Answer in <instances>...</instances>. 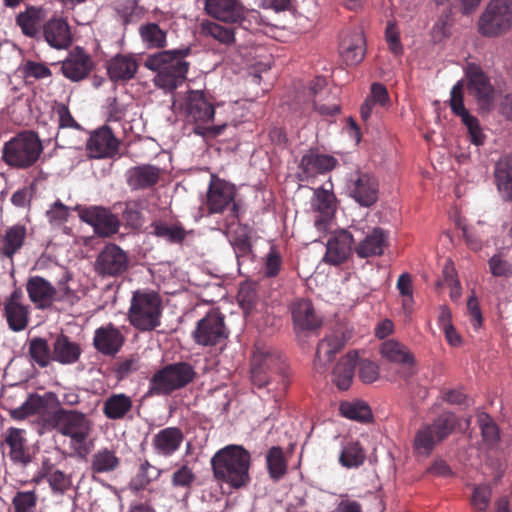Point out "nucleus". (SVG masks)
<instances>
[{"label": "nucleus", "mask_w": 512, "mask_h": 512, "mask_svg": "<svg viewBox=\"0 0 512 512\" xmlns=\"http://www.w3.org/2000/svg\"><path fill=\"white\" fill-rule=\"evenodd\" d=\"M56 113L58 115V131L55 136L56 144L60 147L69 146L68 143L60 144L62 139V130L63 129H75L80 130V124L74 119L67 105L60 103L56 106Z\"/></svg>", "instance_id": "51"}, {"label": "nucleus", "mask_w": 512, "mask_h": 512, "mask_svg": "<svg viewBox=\"0 0 512 512\" xmlns=\"http://www.w3.org/2000/svg\"><path fill=\"white\" fill-rule=\"evenodd\" d=\"M396 287L403 297L402 306L406 312H411L413 305V284L409 273H402L397 280Z\"/></svg>", "instance_id": "54"}, {"label": "nucleus", "mask_w": 512, "mask_h": 512, "mask_svg": "<svg viewBox=\"0 0 512 512\" xmlns=\"http://www.w3.org/2000/svg\"><path fill=\"white\" fill-rule=\"evenodd\" d=\"M163 307L158 293L148 290L133 292L128 320L130 324L141 332L155 330L161 324Z\"/></svg>", "instance_id": "6"}, {"label": "nucleus", "mask_w": 512, "mask_h": 512, "mask_svg": "<svg viewBox=\"0 0 512 512\" xmlns=\"http://www.w3.org/2000/svg\"><path fill=\"white\" fill-rule=\"evenodd\" d=\"M458 424V418L451 411H443L432 424L422 426L414 440L415 449L422 454H430L438 442L446 439Z\"/></svg>", "instance_id": "9"}, {"label": "nucleus", "mask_w": 512, "mask_h": 512, "mask_svg": "<svg viewBox=\"0 0 512 512\" xmlns=\"http://www.w3.org/2000/svg\"><path fill=\"white\" fill-rule=\"evenodd\" d=\"M105 67L112 82L124 84L135 78L140 67V58L132 53H118L107 60Z\"/></svg>", "instance_id": "19"}, {"label": "nucleus", "mask_w": 512, "mask_h": 512, "mask_svg": "<svg viewBox=\"0 0 512 512\" xmlns=\"http://www.w3.org/2000/svg\"><path fill=\"white\" fill-rule=\"evenodd\" d=\"M27 236V229L22 224L8 227L0 238V253L2 256L12 259L22 248Z\"/></svg>", "instance_id": "37"}, {"label": "nucleus", "mask_w": 512, "mask_h": 512, "mask_svg": "<svg viewBox=\"0 0 512 512\" xmlns=\"http://www.w3.org/2000/svg\"><path fill=\"white\" fill-rule=\"evenodd\" d=\"M195 481L196 475L188 465L180 466L173 472L171 477V485L174 488H183L187 493L190 491Z\"/></svg>", "instance_id": "53"}, {"label": "nucleus", "mask_w": 512, "mask_h": 512, "mask_svg": "<svg viewBox=\"0 0 512 512\" xmlns=\"http://www.w3.org/2000/svg\"><path fill=\"white\" fill-rule=\"evenodd\" d=\"M388 239L387 231L375 227L368 231L365 237L355 245V252L362 259L381 256L388 246Z\"/></svg>", "instance_id": "31"}, {"label": "nucleus", "mask_w": 512, "mask_h": 512, "mask_svg": "<svg viewBox=\"0 0 512 512\" xmlns=\"http://www.w3.org/2000/svg\"><path fill=\"white\" fill-rule=\"evenodd\" d=\"M120 462L114 450L102 448L92 455L91 470L93 473H109L116 470Z\"/></svg>", "instance_id": "48"}, {"label": "nucleus", "mask_w": 512, "mask_h": 512, "mask_svg": "<svg viewBox=\"0 0 512 512\" xmlns=\"http://www.w3.org/2000/svg\"><path fill=\"white\" fill-rule=\"evenodd\" d=\"M79 218L91 225L97 235L109 237L118 232L119 220L109 209L100 206H76Z\"/></svg>", "instance_id": "16"}, {"label": "nucleus", "mask_w": 512, "mask_h": 512, "mask_svg": "<svg viewBox=\"0 0 512 512\" xmlns=\"http://www.w3.org/2000/svg\"><path fill=\"white\" fill-rule=\"evenodd\" d=\"M250 453L239 445H228L211 459L214 477L234 489L245 487L249 481Z\"/></svg>", "instance_id": "3"}, {"label": "nucleus", "mask_w": 512, "mask_h": 512, "mask_svg": "<svg viewBox=\"0 0 512 512\" xmlns=\"http://www.w3.org/2000/svg\"><path fill=\"white\" fill-rule=\"evenodd\" d=\"M450 108L451 111L461 117V120L465 119L466 116H471L468 110L464 106L463 100V84L461 81L457 82L451 89L450 92Z\"/></svg>", "instance_id": "58"}, {"label": "nucleus", "mask_w": 512, "mask_h": 512, "mask_svg": "<svg viewBox=\"0 0 512 512\" xmlns=\"http://www.w3.org/2000/svg\"><path fill=\"white\" fill-rule=\"evenodd\" d=\"M129 258L127 253L116 244L106 245L95 261V271L102 277H117L127 271Z\"/></svg>", "instance_id": "17"}, {"label": "nucleus", "mask_w": 512, "mask_h": 512, "mask_svg": "<svg viewBox=\"0 0 512 512\" xmlns=\"http://www.w3.org/2000/svg\"><path fill=\"white\" fill-rule=\"evenodd\" d=\"M340 413L345 418L362 423L369 422L372 419L371 408L364 401L343 402L340 405Z\"/></svg>", "instance_id": "50"}, {"label": "nucleus", "mask_w": 512, "mask_h": 512, "mask_svg": "<svg viewBox=\"0 0 512 512\" xmlns=\"http://www.w3.org/2000/svg\"><path fill=\"white\" fill-rule=\"evenodd\" d=\"M329 186L322 185L314 189L311 199L312 210L319 214L314 221L315 226L319 230L326 229L337 209V199L332 190V184L330 183Z\"/></svg>", "instance_id": "20"}, {"label": "nucleus", "mask_w": 512, "mask_h": 512, "mask_svg": "<svg viewBox=\"0 0 512 512\" xmlns=\"http://www.w3.org/2000/svg\"><path fill=\"white\" fill-rule=\"evenodd\" d=\"M133 409V400L125 393H113L109 395L102 405V412L108 420H123Z\"/></svg>", "instance_id": "34"}, {"label": "nucleus", "mask_w": 512, "mask_h": 512, "mask_svg": "<svg viewBox=\"0 0 512 512\" xmlns=\"http://www.w3.org/2000/svg\"><path fill=\"white\" fill-rule=\"evenodd\" d=\"M492 496V489L489 485H478L474 487L471 497V506L478 512L487 511Z\"/></svg>", "instance_id": "57"}, {"label": "nucleus", "mask_w": 512, "mask_h": 512, "mask_svg": "<svg viewBox=\"0 0 512 512\" xmlns=\"http://www.w3.org/2000/svg\"><path fill=\"white\" fill-rule=\"evenodd\" d=\"M152 234L162 238L170 244H181L187 235L183 225L179 222L168 224L162 220H156L151 223Z\"/></svg>", "instance_id": "44"}, {"label": "nucleus", "mask_w": 512, "mask_h": 512, "mask_svg": "<svg viewBox=\"0 0 512 512\" xmlns=\"http://www.w3.org/2000/svg\"><path fill=\"white\" fill-rule=\"evenodd\" d=\"M29 300L37 309H48L57 299L58 291L47 279L42 276H31L25 285Z\"/></svg>", "instance_id": "25"}, {"label": "nucleus", "mask_w": 512, "mask_h": 512, "mask_svg": "<svg viewBox=\"0 0 512 512\" xmlns=\"http://www.w3.org/2000/svg\"><path fill=\"white\" fill-rule=\"evenodd\" d=\"M229 335L225 325V316L218 310L212 309L202 319H200L192 337L197 345L203 347H212L224 342Z\"/></svg>", "instance_id": "12"}, {"label": "nucleus", "mask_w": 512, "mask_h": 512, "mask_svg": "<svg viewBox=\"0 0 512 512\" xmlns=\"http://www.w3.org/2000/svg\"><path fill=\"white\" fill-rule=\"evenodd\" d=\"M51 396H53L52 393L45 396L32 393L21 406L10 411V416L15 420H24L32 415L43 414L48 405L47 398Z\"/></svg>", "instance_id": "41"}, {"label": "nucleus", "mask_w": 512, "mask_h": 512, "mask_svg": "<svg viewBox=\"0 0 512 512\" xmlns=\"http://www.w3.org/2000/svg\"><path fill=\"white\" fill-rule=\"evenodd\" d=\"M47 481L54 493L63 494L71 486L70 477L58 469L47 473Z\"/></svg>", "instance_id": "60"}, {"label": "nucleus", "mask_w": 512, "mask_h": 512, "mask_svg": "<svg viewBox=\"0 0 512 512\" xmlns=\"http://www.w3.org/2000/svg\"><path fill=\"white\" fill-rule=\"evenodd\" d=\"M366 54V40L360 29L343 32L339 43V55L346 65H358Z\"/></svg>", "instance_id": "22"}, {"label": "nucleus", "mask_w": 512, "mask_h": 512, "mask_svg": "<svg viewBox=\"0 0 512 512\" xmlns=\"http://www.w3.org/2000/svg\"><path fill=\"white\" fill-rule=\"evenodd\" d=\"M118 149L119 140L106 125L94 131L87 142V150L93 158L113 157L118 153Z\"/></svg>", "instance_id": "26"}, {"label": "nucleus", "mask_w": 512, "mask_h": 512, "mask_svg": "<svg viewBox=\"0 0 512 512\" xmlns=\"http://www.w3.org/2000/svg\"><path fill=\"white\" fill-rule=\"evenodd\" d=\"M251 382L266 388L273 398L282 397L289 386L287 364L276 351L267 347H256L251 359Z\"/></svg>", "instance_id": "1"}, {"label": "nucleus", "mask_w": 512, "mask_h": 512, "mask_svg": "<svg viewBox=\"0 0 512 512\" xmlns=\"http://www.w3.org/2000/svg\"><path fill=\"white\" fill-rule=\"evenodd\" d=\"M43 152L42 141L32 130L19 132L2 148V160L11 168L28 169L34 166Z\"/></svg>", "instance_id": "4"}, {"label": "nucleus", "mask_w": 512, "mask_h": 512, "mask_svg": "<svg viewBox=\"0 0 512 512\" xmlns=\"http://www.w3.org/2000/svg\"><path fill=\"white\" fill-rule=\"evenodd\" d=\"M125 343V336L114 324L100 326L94 332L93 346L102 355L114 357Z\"/></svg>", "instance_id": "23"}, {"label": "nucleus", "mask_w": 512, "mask_h": 512, "mask_svg": "<svg viewBox=\"0 0 512 512\" xmlns=\"http://www.w3.org/2000/svg\"><path fill=\"white\" fill-rule=\"evenodd\" d=\"M184 434L179 427H166L152 437L151 445L156 455L161 457L173 456L181 447Z\"/></svg>", "instance_id": "30"}, {"label": "nucleus", "mask_w": 512, "mask_h": 512, "mask_svg": "<svg viewBox=\"0 0 512 512\" xmlns=\"http://www.w3.org/2000/svg\"><path fill=\"white\" fill-rule=\"evenodd\" d=\"M347 192L360 206L370 207L378 200L379 183L373 175L356 171L347 182Z\"/></svg>", "instance_id": "14"}, {"label": "nucleus", "mask_w": 512, "mask_h": 512, "mask_svg": "<svg viewBox=\"0 0 512 512\" xmlns=\"http://www.w3.org/2000/svg\"><path fill=\"white\" fill-rule=\"evenodd\" d=\"M479 425L483 440L488 444H495L499 440V431L497 425L488 414L479 416Z\"/></svg>", "instance_id": "59"}, {"label": "nucleus", "mask_w": 512, "mask_h": 512, "mask_svg": "<svg viewBox=\"0 0 512 512\" xmlns=\"http://www.w3.org/2000/svg\"><path fill=\"white\" fill-rule=\"evenodd\" d=\"M44 18V11L40 7L28 6L25 11L20 12L16 17V23L24 35L37 37L40 33V26Z\"/></svg>", "instance_id": "40"}, {"label": "nucleus", "mask_w": 512, "mask_h": 512, "mask_svg": "<svg viewBox=\"0 0 512 512\" xmlns=\"http://www.w3.org/2000/svg\"><path fill=\"white\" fill-rule=\"evenodd\" d=\"M190 53L191 49L185 47L147 55L144 66L155 73V86L170 92L180 87L187 79L190 63L185 58Z\"/></svg>", "instance_id": "2"}, {"label": "nucleus", "mask_w": 512, "mask_h": 512, "mask_svg": "<svg viewBox=\"0 0 512 512\" xmlns=\"http://www.w3.org/2000/svg\"><path fill=\"white\" fill-rule=\"evenodd\" d=\"M266 463L269 475L274 480L281 479L287 472V462L283 450L279 446H273L266 455Z\"/></svg>", "instance_id": "49"}, {"label": "nucleus", "mask_w": 512, "mask_h": 512, "mask_svg": "<svg viewBox=\"0 0 512 512\" xmlns=\"http://www.w3.org/2000/svg\"><path fill=\"white\" fill-rule=\"evenodd\" d=\"M244 6L238 0H205V11L212 18L225 23H235Z\"/></svg>", "instance_id": "33"}, {"label": "nucleus", "mask_w": 512, "mask_h": 512, "mask_svg": "<svg viewBox=\"0 0 512 512\" xmlns=\"http://www.w3.org/2000/svg\"><path fill=\"white\" fill-rule=\"evenodd\" d=\"M495 184L505 201H512V157L503 156L494 167Z\"/></svg>", "instance_id": "39"}, {"label": "nucleus", "mask_w": 512, "mask_h": 512, "mask_svg": "<svg viewBox=\"0 0 512 512\" xmlns=\"http://www.w3.org/2000/svg\"><path fill=\"white\" fill-rule=\"evenodd\" d=\"M139 367V357L132 355L129 358L118 361L115 365L114 371L118 379H124L131 373L137 371Z\"/></svg>", "instance_id": "64"}, {"label": "nucleus", "mask_w": 512, "mask_h": 512, "mask_svg": "<svg viewBox=\"0 0 512 512\" xmlns=\"http://www.w3.org/2000/svg\"><path fill=\"white\" fill-rule=\"evenodd\" d=\"M184 115L194 124L193 132L202 137H216L223 133L226 124L210 125L214 119V105L202 90H189L184 102Z\"/></svg>", "instance_id": "5"}, {"label": "nucleus", "mask_w": 512, "mask_h": 512, "mask_svg": "<svg viewBox=\"0 0 512 512\" xmlns=\"http://www.w3.org/2000/svg\"><path fill=\"white\" fill-rule=\"evenodd\" d=\"M338 460L344 468L357 469L365 463L366 451L359 441L350 440L343 444Z\"/></svg>", "instance_id": "42"}, {"label": "nucleus", "mask_w": 512, "mask_h": 512, "mask_svg": "<svg viewBox=\"0 0 512 512\" xmlns=\"http://www.w3.org/2000/svg\"><path fill=\"white\" fill-rule=\"evenodd\" d=\"M385 39L388 44L389 50L395 56L403 54V46L400 41V33L395 24L388 22L385 30Z\"/></svg>", "instance_id": "62"}, {"label": "nucleus", "mask_w": 512, "mask_h": 512, "mask_svg": "<svg viewBox=\"0 0 512 512\" xmlns=\"http://www.w3.org/2000/svg\"><path fill=\"white\" fill-rule=\"evenodd\" d=\"M52 422L58 431L70 437L76 444H83L90 435L91 421L82 412L59 408L52 415Z\"/></svg>", "instance_id": "11"}, {"label": "nucleus", "mask_w": 512, "mask_h": 512, "mask_svg": "<svg viewBox=\"0 0 512 512\" xmlns=\"http://www.w3.org/2000/svg\"><path fill=\"white\" fill-rule=\"evenodd\" d=\"M69 211V207L58 199L47 210L46 216L51 224L60 225L68 220Z\"/></svg>", "instance_id": "61"}, {"label": "nucleus", "mask_w": 512, "mask_h": 512, "mask_svg": "<svg viewBox=\"0 0 512 512\" xmlns=\"http://www.w3.org/2000/svg\"><path fill=\"white\" fill-rule=\"evenodd\" d=\"M25 430L10 427L4 434L1 442L2 447H7V455L14 464L27 466L31 462V456L26 447L27 439L25 438Z\"/></svg>", "instance_id": "29"}, {"label": "nucleus", "mask_w": 512, "mask_h": 512, "mask_svg": "<svg viewBox=\"0 0 512 512\" xmlns=\"http://www.w3.org/2000/svg\"><path fill=\"white\" fill-rule=\"evenodd\" d=\"M467 90L483 110H490L495 100V88L483 69L475 64L468 63L465 69Z\"/></svg>", "instance_id": "13"}, {"label": "nucleus", "mask_w": 512, "mask_h": 512, "mask_svg": "<svg viewBox=\"0 0 512 512\" xmlns=\"http://www.w3.org/2000/svg\"><path fill=\"white\" fill-rule=\"evenodd\" d=\"M358 354L356 351L349 352L341 357L332 371V380L340 390H347L354 376Z\"/></svg>", "instance_id": "38"}, {"label": "nucleus", "mask_w": 512, "mask_h": 512, "mask_svg": "<svg viewBox=\"0 0 512 512\" xmlns=\"http://www.w3.org/2000/svg\"><path fill=\"white\" fill-rule=\"evenodd\" d=\"M350 337V333L339 325L326 334L318 343L314 365L320 373L326 370V365L342 350Z\"/></svg>", "instance_id": "15"}, {"label": "nucleus", "mask_w": 512, "mask_h": 512, "mask_svg": "<svg viewBox=\"0 0 512 512\" xmlns=\"http://www.w3.org/2000/svg\"><path fill=\"white\" fill-rule=\"evenodd\" d=\"M283 261L279 250L271 246L269 252L264 258L263 273L267 278H274L279 275L282 269Z\"/></svg>", "instance_id": "56"}, {"label": "nucleus", "mask_w": 512, "mask_h": 512, "mask_svg": "<svg viewBox=\"0 0 512 512\" xmlns=\"http://www.w3.org/2000/svg\"><path fill=\"white\" fill-rule=\"evenodd\" d=\"M337 164L335 157L310 150L302 156L299 167L306 177H314L330 172Z\"/></svg>", "instance_id": "32"}, {"label": "nucleus", "mask_w": 512, "mask_h": 512, "mask_svg": "<svg viewBox=\"0 0 512 512\" xmlns=\"http://www.w3.org/2000/svg\"><path fill=\"white\" fill-rule=\"evenodd\" d=\"M292 318L294 325L302 330H314L321 325V320L308 299H298L293 303Z\"/></svg>", "instance_id": "35"}, {"label": "nucleus", "mask_w": 512, "mask_h": 512, "mask_svg": "<svg viewBox=\"0 0 512 512\" xmlns=\"http://www.w3.org/2000/svg\"><path fill=\"white\" fill-rule=\"evenodd\" d=\"M28 355L30 360L41 368H46L53 361V352L48 341L42 337L28 340Z\"/></svg>", "instance_id": "47"}, {"label": "nucleus", "mask_w": 512, "mask_h": 512, "mask_svg": "<svg viewBox=\"0 0 512 512\" xmlns=\"http://www.w3.org/2000/svg\"><path fill=\"white\" fill-rule=\"evenodd\" d=\"M237 191L234 184L218 178L211 177L207 190L206 205L210 214L223 213L229 210L227 221L234 224L239 219L240 204L235 201Z\"/></svg>", "instance_id": "8"}, {"label": "nucleus", "mask_w": 512, "mask_h": 512, "mask_svg": "<svg viewBox=\"0 0 512 512\" xmlns=\"http://www.w3.org/2000/svg\"><path fill=\"white\" fill-rule=\"evenodd\" d=\"M354 238L348 230L334 232L326 244L324 262L333 266L345 263L352 253Z\"/></svg>", "instance_id": "21"}, {"label": "nucleus", "mask_w": 512, "mask_h": 512, "mask_svg": "<svg viewBox=\"0 0 512 512\" xmlns=\"http://www.w3.org/2000/svg\"><path fill=\"white\" fill-rule=\"evenodd\" d=\"M231 244L233 245L239 264L241 259L249 257L252 254V244L250 236L245 231V229H241L240 232L235 233V235L231 239Z\"/></svg>", "instance_id": "55"}, {"label": "nucleus", "mask_w": 512, "mask_h": 512, "mask_svg": "<svg viewBox=\"0 0 512 512\" xmlns=\"http://www.w3.org/2000/svg\"><path fill=\"white\" fill-rule=\"evenodd\" d=\"M142 43L148 49H163L167 46V31L157 23L146 22L138 28Z\"/></svg>", "instance_id": "43"}, {"label": "nucleus", "mask_w": 512, "mask_h": 512, "mask_svg": "<svg viewBox=\"0 0 512 512\" xmlns=\"http://www.w3.org/2000/svg\"><path fill=\"white\" fill-rule=\"evenodd\" d=\"M380 352L388 361L409 365V370H411L414 357L405 345L395 340H388L381 345ZM413 373V371H409V375Z\"/></svg>", "instance_id": "45"}, {"label": "nucleus", "mask_w": 512, "mask_h": 512, "mask_svg": "<svg viewBox=\"0 0 512 512\" xmlns=\"http://www.w3.org/2000/svg\"><path fill=\"white\" fill-rule=\"evenodd\" d=\"M42 34L45 41L57 50L67 49L73 41L71 28L66 19L52 17L43 24Z\"/></svg>", "instance_id": "28"}, {"label": "nucleus", "mask_w": 512, "mask_h": 512, "mask_svg": "<svg viewBox=\"0 0 512 512\" xmlns=\"http://www.w3.org/2000/svg\"><path fill=\"white\" fill-rule=\"evenodd\" d=\"M358 375L363 383H373L379 378V367L373 361L362 360L359 362Z\"/></svg>", "instance_id": "63"}, {"label": "nucleus", "mask_w": 512, "mask_h": 512, "mask_svg": "<svg viewBox=\"0 0 512 512\" xmlns=\"http://www.w3.org/2000/svg\"><path fill=\"white\" fill-rule=\"evenodd\" d=\"M161 470L150 464L148 460H144L133 479V483L137 490L146 488L152 481L157 480L161 475Z\"/></svg>", "instance_id": "52"}, {"label": "nucleus", "mask_w": 512, "mask_h": 512, "mask_svg": "<svg viewBox=\"0 0 512 512\" xmlns=\"http://www.w3.org/2000/svg\"><path fill=\"white\" fill-rule=\"evenodd\" d=\"M53 361L63 365L76 363L82 353L78 343L73 342L70 338L61 333L56 336L53 342Z\"/></svg>", "instance_id": "36"}, {"label": "nucleus", "mask_w": 512, "mask_h": 512, "mask_svg": "<svg viewBox=\"0 0 512 512\" xmlns=\"http://www.w3.org/2000/svg\"><path fill=\"white\" fill-rule=\"evenodd\" d=\"M196 376L193 366L187 362L165 365L150 379L148 393L151 395H170L190 384Z\"/></svg>", "instance_id": "7"}, {"label": "nucleus", "mask_w": 512, "mask_h": 512, "mask_svg": "<svg viewBox=\"0 0 512 512\" xmlns=\"http://www.w3.org/2000/svg\"><path fill=\"white\" fill-rule=\"evenodd\" d=\"M93 61L89 54L81 47H75L61 63L63 75L73 81L85 79L93 69Z\"/></svg>", "instance_id": "24"}, {"label": "nucleus", "mask_w": 512, "mask_h": 512, "mask_svg": "<svg viewBox=\"0 0 512 512\" xmlns=\"http://www.w3.org/2000/svg\"><path fill=\"white\" fill-rule=\"evenodd\" d=\"M161 177V169L151 164H141L129 168L125 173L126 184L131 191L151 189Z\"/></svg>", "instance_id": "27"}, {"label": "nucleus", "mask_w": 512, "mask_h": 512, "mask_svg": "<svg viewBox=\"0 0 512 512\" xmlns=\"http://www.w3.org/2000/svg\"><path fill=\"white\" fill-rule=\"evenodd\" d=\"M237 28L222 26L213 21H203L201 23V34L205 37H211L223 45H232L235 43Z\"/></svg>", "instance_id": "46"}, {"label": "nucleus", "mask_w": 512, "mask_h": 512, "mask_svg": "<svg viewBox=\"0 0 512 512\" xmlns=\"http://www.w3.org/2000/svg\"><path fill=\"white\" fill-rule=\"evenodd\" d=\"M512 27V0H490L479 19V32L494 37Z\"/></svg>", "instance_id": "10"}, {"label": "nucleus", "mask_w": 512, "mask_h": 512, "mask_svg": "<svg viewBox=\"0 0 512 512\" xmlns=\"http://www.w3.org/2000/svg\"><path fill=\"white\" fill-rule=\"evenodd\" d=\"M4 316L8 327L14 332L26 329L30 320V307L24 303V294L16 287L4 301Z\"/></svg>", "instance_id": "18"}]
</instances>
